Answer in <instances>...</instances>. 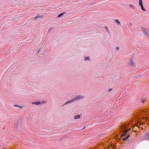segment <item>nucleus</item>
Segmentation results:
<instances>
[{
	"mask_svg": "<svg viewBox=\"0 0 149 149\" xmlns=\"http://www.w3.org/2000/svg\"><path fill=\"white\" fill-rule=\"evenodd\" d=\"M32 104H35L36 105H39L41 104V103L39 101L36 102H32L31 103Z\"/></svg>",
	"mask_w": 149,
	"mask_h": 149,
	"instance_id": "nucleus-5",
	"label": "nucleus"
},
{
	"mask_svg": "<svg viewBox=\"0 0 149 149\" xmlns=\"http://www.w3.org/2000/svg\"><path fill=\"white\" fill-rule=\"evenodd\" d=\"M14 107H19V106L17 105H14Z\"/></svg>",
	"mask_w": 149,
	"mask_h": 149,
	"instance_id": "nucleus-19",
	"label": "nucleus"
},
{
	"mask_svg": "<svg viewBox=\"0 0 149 149\" xmlns=\"http://www.w3.org/2000/svg\"><path fill=\"white\" fill-rule=\"evenodd\" d=\"M122 138V139L123 140V141L126 140L128 139L126 136L125 137L123 136V137Z\"/></svg>",
	"mask_w": 149,
	"mask_h": 149,
	"instance_id": "nucleus-10",
	"label": "nucleus"
},
{
	"mask_svg": "<svg viewBox=\"0 0 149 149\" xmlns=\"http://www.w3.org/2000/svg\"><path fill=\"white\" fill-rule=\"evenodd\" d=\"M145 99H142L141 100V102L142 104H143L144 102L145 101Z\"/></svg>",
	"mask_w": 149,
	"mask_h": 149,
	"instance_id": "nucleus-14",
	"label": "nucleus"
},
{
	"mask_svg": "<svg viewBox=\"0 0 149 149\" xmlns=\"http://www.w3.org/2000/svg\"><path fill=\"white\" fill-rule=\"evenodd\" d=\"M130 64L132 66L135 65V63L133 62L132 60H131L130 62Z\"/></svg>",
	"mask_w": 149,
	"mask_h": 149,
	"instance_id": "nucleus-6",
	"label": "nucleus"
},
{
	"mask_svg": "<svg viewBox=\"0 0 149 149\" xmlns=\"http://www.w3.org/2000/svg\"><path fill=\"white\" fill-rule=\"evenodd\" d=\"M23 107L22 106H19V107H18L20 108H22V107Z\"/></svg>",
	"mask_w": 149,
	"mask_h": 149,
	"instance_id": "nucleus-21",
	"label": "nucleus"
},
{
	"mask_svg": "<svg viewBox=\"0 0 149 149\" xmlns=\"http://www.w3.org/2000/svg\"><path fill=\"white\" fill-rule=\"evenodd\" d=\"M143 30L145 34L147 32L146 29H143Z\"/></svg>",
	"mask_w": 149,
	"mask_h": 149,
	"instance_id": "nucleus-16",
	"label": "nucleus"
},
{
	"mask_svg": "<svg viewBox=\"0 0 149 149\" xmlns=\"http://www.w3.org/2000/svg\"><path fill=\"white\" fill-rule=\"evenodd\" d=\"M39 52H40V50H38V53H39Z\"/></svg>",
	"mask_w": 149,
	"mask_h": 149,
	"instance_id": "nucleus-23",
	"label": "nucleus"
},
{
	"mask_svg": "<svg viewBox=\"0 0 149 149\" xmlns=\"http://www.w3.org/2000/svg\"><path fill=\"white\" fill-rule=\"evenodd\" d=\"M64 14V13H61V14H60L58 16V17H61V16L62 15H63V14Z\"/></svg>",
	"mask_w": 149,
	"mask_h": 149,
	"instance_id": "nucleus-13",
	"label": "nucleus"
},
{
	"mask_svg": "<svg viewBox=\"0 0 149 149\" xmlns=\"http://www.w3.org/2000/svg\"><path fill=\"white\" fill-rule=\"evenodd\" d=\"M130 136V135H128L126 137L127 138Z\"/></svg>",
	"mask_w": 149,
	"mask_h": 149,
	"instance_id": "nucleus-20",
	"label": "nucleus"
},
{
	"mask_svg": "<svg viewBox=\"0 0 149 149\" xmlns=\"http://www.w3.org/2000/svg\"><path fill=\"white\" fill-rule=\"evenodd\" d=\"M115 21L118 24V25L120 24V23L118 20L116 19L115 20Z\"/></svg>",
	"mask_w": 149,
	"mask_h": 149,
	"instance_id": "nucleus-8",
	"label": "nucleus"
},
{
	"mask_svg": "<svg viewBox=\"0 0 149 149\" xmlns=\"http://www.w3.org/2000/svg\"><path fill=\"white\" fill-rule=\"evenodd\" d=\"M45 102H42V103H45Z\"/></svg>",
	"mask_w": 149,
	"mask_h": 149,
	"instance_id": "nucleus-25",
	"label": "nucleus"
},
{
	"mask_svg": "<svg viewBox=\"0 0 149 149\" xmlns=\"http://www.w3.org/2000/svg\"><path fill=\"white\" fill-rule=\"evenodd\" d=\"M145 139L147 140H149V132L146 134L144 136Z\"/></svg>",
	"mask_w": 149,
	"mask_h": 149,
	"instance_id": "nucleus-3",
	"label": "nucleus"
},
{
	"mask_svg": "<svg viewBox=\"0 0 149 149\" xmlns=\"http://www.w3.org/2000/svg\"><path fill=\"white\" fill-rule=\"evenodd\" d=\"M145 34L148 37H149V33L147 32L145 33Z\"/></svg>",
	"mask_w": 149,
	"mask_h": 149,
	"instance_id": "nucleus-17",
	"label": "nucleus"
},
{
	"mask_svg": "<svg viewBox=\"0 0 149 149\" xmlns=\"http://www.w3.org/2000/svg\"><path fill=\"white\" fill-rule=\"evenodd\" d=\"M141 9L142 10H143V11H146V10H145V8L143 7V5H142V6H141Z\"/></svg>",
	"mask_w": 149,
	"mask_h": 149,
	"instance_id": "nucleus-11",
	"label": "nucleus"
},
{
	"mask_svg": "<svg viewBox=\"0 0 149 149\" xmlns=\"http://www.w3.org/2000/svg\"><path fill=\"white\" fill-rule=\"evenodd\" d=\"M85 60H89V57H86L85 58Z\"/></svg>",
	"mask_w": 149,
	"mask_h": 149,
	"instance_id": "nucleus-15",
	"label": "nucleus"
},
{
	"mask_svg": "<svg viewBox=\"0 0 149 149\" xmlns=\"http://www.w3.org/2000/svg\"><path fill=\"white\" fill-rule=\"evenodd\" d=\"M120 130L122 132H124V133L121 136V138L126 135L127 133L129 131V130H126V124H125L121 126Z\"/></svg>",
	"mask_w": 149,
	"mask_h": 149,
	"instance_id": "nucleus-1",
	"label": "nucleus"
},
{
	"mask_svg": "<svg viewBox=\"0 0 149 149\" xmlns=\"http://www.w3.org/2000/svg\"><path fill=\"white\" fill-rule=\"evenodd\" d=\"M81 115H77L75 116H74V119L76 120L80 118L81 117Z\"/></svg>",
	"mask_w": 149,
	"mask_h": 149,
	"instance_id": "nucleus-4",
	"label": "nucleus"
},
{
	"mask_svg": "<svg viewBox=\"0 0 149 149\" xmlns=\"http://www.w3.org/2000/svg\"><path fill=\"white\" fill-rule=\"evenodd\" d=\"M38 17H41V16H38L35 17L34 19L36 20H37V18Z\"/></svg>",
	"mask_w": 149,
	"mask_h": 149,
	"instance_id": "nucleus-12",
	"label": "nucleus"
},
{
	"mask_svg": "<svg viewBox=\"0 0 149 149\" xmlns=\"http://www.w3.org/2000/svg\"><path fill=\"white\" fill-rule=\"evenodd\" d=\"M127 128H126V129ZM131 129H129V130H129V131ZM126 130H127V129H126Z\"/></svg>",
	"mask_w": 149,
	"mask_h": 149,
	"instance_id": "nucleus-24",
	"label": "nucleus"
},
{
	"mask_svg": "<svg viewBox=\"0 0 149 149\" xmlns=\"http://www.w3.org/2000/svg\"><path fill=\"white\" fill-rule=\"evenodd\" d=\"M84 96L82 95H78L74 99H73L67 102L64 104H66L68 103H70L71 102H73L77 100H80L83 98Z\"/></svg>",
	"mask_w": 149,
	"mask_h": 149,
	"instance_id": "nucleus-2",
	"label": "nucleus"
},
{
	"mask_svg": "<svg viewBox=\"0 0 149 149\" xmlns=\"http://www.w3.org/2000/svg\"><path fill=\"white\" fill-rule=\"evenodd\" d=\"M112 90V89H110L109 90V91L110 92V91H111Z\"/></svg>",
	"mask_w": 149,
	"mask_h": 149,
	"instance_id": "nucleus-22",
	"label": "nucleus"
},
{
	"mask_svg": "<svg viewBox=\"0 0 149 149\" xmlns=\"http://www.w3.org/2000/svg\"><path fill=\"white\" fill-rule=\"evenodd\" d=\"M139 4L140 6H142V5H143L142 0H139Z\"/></svg>",
	"mask_w": 149,
	"mask_h": 149,
	"instance_id": "nucleus-7",
	"label": "nucleus"
},
{
	"mask_svg": "<svg viewBox=\"0 0 149 149\" xmlns=\"http://www.w3.org/2000/svg\"><path fill=\"white\" fill-rule=\"evenodd\" d=\"M116 48L117 51L118 50L119 48L118 47H116Z\"/></svg>",
	"mask_w": 149,
	"mask_h": 149,
	"instance_id": "nucleus-18",
	"label": "nucleus"
},
{
	"mask_svg": "<svg viewBox=\"0 0 149 149\" xmlns=\"http://www.w3.org/2000/svg\"><path fill=\"white\" fill-rule=\"evenodd\" d=\"M129 6L130 8H131L132 9H133V10L134 9V6L133 5H131V4H130Z\"/></svg>",
	"mask_w": 149,
	"mask_h": 149,
	"instance_id": "nucleus-9",
	"label": "nucleus"
},
{
	"mask_svg": "<svg viewBox=\"0 0 149 149\" xmlns=\"http://www.w3.org/2000/svg\"><path fill=\"white\" fill-rule=\"evenodd\" d=\"M106 29L108 30V28L107 27H106Z\"/></svg>",
	"mask_w": 149,
	"mask_h": 149,
	"instance_id": "nucleus-26",
	"label": "nucleus"
}]
</instances>
